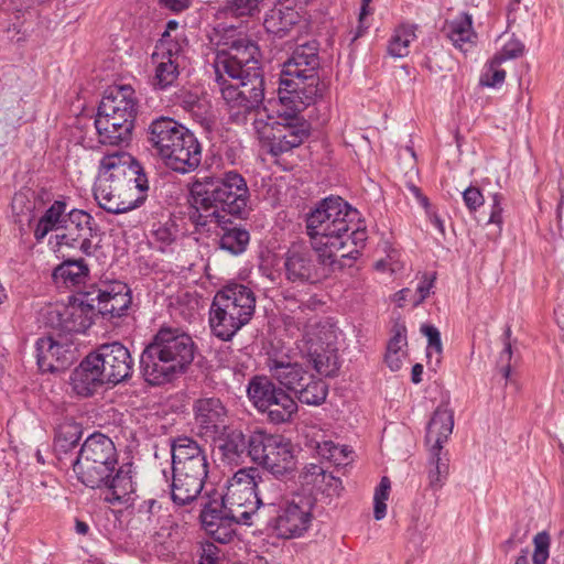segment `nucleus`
Returning <instances> with one entry per match:
<instances>
[{
  "mask_svg": "<svg viewBox=\"0 0 564 564\" xmlns=\"http://www.w3.org/2000/svg\"><path fill=\"white\" fill-rule=\"evenodd\" d=\"M137 105L131 86H113L106 90L95 120L100 143L119 145L130 140Z\"/></svg>",
  "mask_w": 564,
  "mask_h": 564,
  "instance_id": "nucleus-6",
  "label": "nucleus"
},
{
  "mask_svg": "<svg viewBox=\"0 0 564 564\" xmlns=\"http://www.w3.org/2000/svg\"><path fill=\"white\" fill-rule=\"evenodd\" d=\"M195 420L202 433H216L224 424L227 411L217 398H204L194 405Z\"/></svg>",
  "mask_w": 564,
  "mask_h": 564,
  "instance_id": "nucleus-27",
  "label": "nucleus"
},
{
  "mask_svg": "<svg viewBox=\"0 0 564 564\" xmlns=\"http://www.w3.org/2000/svg\"><path fill=\"white\" fill-rule=\"evenodd\" d=\"M443 31L453 45L462 52H467L476 44L477 34L473 29V17L462 12L455 19L446 21Z\"/></svg>",
  "mask_w": 564,
  "mask_h": 564,
  "instance_id": "nucleus-28",
  "label": "nucleus"
},
{
  "mask_svg": "<svg viewBox=\"0 0 564 564\" xmlns=\"http://www.w3.org/2000/svg\"><path fill=\"white\" fill-rule=\"evenodd\" d=\"M160 4L173 12H181L187 9L192 0H159Z\"/></svg>",
  "mask_w": 564,
  "mask_h": 564,
  "instance_id": "nucleus-60",
  "label": "nucleus"
},
{
  "mask_svg": "<svg viewBox=\"0 0 564 564\" xmlns=\"http://www.w3.org/2000/svg\"><path fill=\"white\" fill-rule=\"evenodd\" d=\"M219 549L213 542H206L200 546V558L198 564H217Z\"/></svg>",
  "mask_w": 564,
  "mask_h": 564,
  "instance_id": "nucleus-56",
  "label": "nucleus"
},
{
  "mask_svg": "<svg viewBox=\"0 0 564 564\" xmlns=\"http://www.w3.org/2000/svg\"><path fill=\"white\" fill-rule=\"evenodd\" d=\"M256 128L262 149L279 163L282 153V123L279 117L268 116L267 120L260 119L257 121Z\"/></svg>",
  "mask_w": 564,
  "mask_h": 564,
  "instance_id": "nucleus-30",
  "label": "nucleus"
},
{
  "mask_svg": "<svg viewBox=\"0 0 564 564\" xmlns=\"http://www.w3.org/2000/svg\"><path fill=\"white\" fill-rule=\"evenodd\" d=\"M88 275L89 269L84 260H65L52 273L55 284L65 288L85 284Z\"/></svg>",
  "mask_w": 564,
  "mask_h": 564,
  "instance_id": "nucleus-31",
  "label": "nucleus"
},
{
  "mask_svg": "<svg viewBox=\"0 0 564 564\" xmlns=\"http://www.w3.org/2000/svg\"><path fill=\"white\" fill-rule=\"evenodd\" d=\"M415 26L402 24L395 29L389 45L388 52L393 57H404L409 54V45L415 39Z\"/></svg>",
  "mask_w": 564,
  "mask_h": 564,
  "instance_id": "nucleus-40",
  "label": "nucleus"
},
{
  "mask_svg": "<svg viewBox=\"0 0 564 564\" xmlns=\"http://www.w3.org/2000/svg\"><path fill=\"white\" fill-rule=\"evenodd\" d=\"M207 231H213L219 237V246L221 249L232 254L245 251L249 242V232L245 229L232 227L230 218L225 223H210V226H204Z\"/></svg>",
  "mask_w": 564,
  "mask_h": 564,
  "instance_id": "nucleus-29",
  "label": "nucleus"
},
{
  "mask_svg": "<svg viewBox=\"0 0 564 564\" xmlns=\"http://www.w3.org/2000/svg\"><path fill=\"white\" fill-rule=\"evenodd\" d=\"M261 0H230L226 7V14L235 18L250 17L259 11Z\"/></svg>",
  "mask_w": 564,
  "mask_h": 564,
  "instance_id": "nucleus-46",
  "label": "nucleus"
},
{
  "mask_svg": "<svg viewBox=\"0 0 564 564\" xmlns=\"http://www.w3.org/2000/svg\"><path fill=\"white\" fill-rule=\"evenodd\" d=\"M501 64H495V56L487 64L485 72L480 77V84L487 87H497L505 82L506 72L500 68Z\"/></svg>",
  "mask_w": 564,
  "mask_h": 564,
  "instance_id": "nucleus-49",
  "label": "nucleus"
},
{
  "mask_svg": "<svg viewBox=\"0 0 564 564\" xmlns=\"http://www.w3.org/2000/svg\"><path fill=\"white\" fill-rule=\"evenodd\" d=\"M248 395L254 406L261 412H268L272 422H282V413L279 410L280 392L267 377L253 378L248 387Z\"/></svg>",
  "mask_w": 564,
  "mask_h": 564,
  "instance_id": "nucleus-19",
  "label": "nucleus"
},
{
  "mask_svg": "<svg viewBox=\"0 0 564 564\" xmlns=\"http://www.w3.org/2000/svg\"><path fill=\"white\" fill-rule=\"evenodd\" d=\"M132 369L133 359L127 347L117 341L105 344L75 368L70 384L78 395L88 397L102 384H118L128 379Z\"/></svg>",
  "mask_w": 564,
  "mask_h": 564,
  "instance_id": "nucleus-4",
  "label": "nucleus"
},
{
  "mask_svg": "<svg viewBox=\"0 0 564 564\" xmlns=\"http://www.w3.org/2000/svg\"><path fill=\"white\" fill-rule=\"evenodd\" d=\"M116 448L113 442L104 434H93L82 445L77 458H111Z\"/></svg>",
  "mask_w": 564,
  "mask_h": 564,
  "instance_id": "nucleus-34",
  "label": "nucleus"
},
{
  "mask_svg": "<svg viewBox=\"0 0 564 564\" xmlns=\"http://www.w3.org/2000/svg\"><path fill=\"white\" fill-rule=\"evenodd\" d=\"M406 345V328L403 325L394 326V334L387 345V351L400 352Z\"/></svg>",
  "mask_w": 564,
  "mask_h": 564,
  "instance_id": "nucleus-55",
  "label": "nucleus"
},
{
  "mask_svg": "<svg viewBox=\"0 0 564 564\" xmlns=\"http://www.w3.org/2000/svg\"><path fill=\"white\" fill-rule=\"evenodd\" d=\"M79 438L80 433L77 425L64 424L59 426L54 443L56 455H73V451L76 449Z\"/></svg>",
  "mask_w": 564,
  "mask_h": 564,
  "instance_id": "nucleus-39",
  "label": "nucleus"
},
{
  "mask_svg": "<svg viewBox=\"0 0 564 564\" xmlns=\"http://www.w3.org/2000/svg\"><path fill=\"white\" fill-rule=\"evenodd\" d=\"M299 89L296 93H288L289 96L284 95V152L301 145L306 140L311 132V124L307 120L299 117L297 113L305 109L306 105L303 100L295 101L291 95H297L299 91L304 90L300 85H303L300 80ZM301 99V96H296Z\"/></svg>",
  "mask_w": 564,
  "mask_h": 564,
  "instance_id": "nucleus-17",
  "label": "nucleus"
},
{
  "mask_svg": "<svg viewBox=\"0 0 564 564\" xmlns=\"http://www.w3.org/2000/svg\"><path fill=\"white\" fill-rule=\"evenodd\" d=\"M191 219L196 226L225 223L231 216H242L248 208L249 189L245 178L230 171L221 177L205 176L193 183Z\"/></svg>",
  "mask_w": 564,
  "mask_h": 564,
  "instance_id": "nucleus-1",
  "label": "nucleus"
},
{
  "mask_svg": "<svg viewBox=\"0 0 564 564\" xmlns=\"http://www.w3.org/2000/svg\"><path fill=\"white\" fill-rule=\"evenodd\" d=\"M305 388L297 390L300 402L308 405H318L327 397V384L322 379H315L313 376H304Z\"/></svg>",
  "mask_w": 564,
  "mask_h": 564,
  "instance_id": "nucleus-37",
  "label": "nucleus"
},
{
  "mask_svg": "<svg viewBox=\"0 0 564 564\" xmlns=\"http://www.w3.org/2000/svg\"><path fill=\"white\" fill-rule=\"evenodd\" d=\"M465 206L469 212H475L484 205V195L476 186H469L463 192Z\"/></svg>",
  "mask_w": 564,
  "mask_h": 564,
  "instance_id": "nucleus-54",
  "label": "nucleus"
},
{
  "mask_svg": "<svg viewBox=\"0 0 564 564\" xmlns=\"http://www.w3.org/2000/svg\"><path fill=\"white\" fill-rule=\"evenodd\" d=\"M259 506H248V508L242 509H236V510H224L225 516L227 519L234 523V524H246L251 525L250 519L253 514H256L258 518H260V513H256V509H258Z\"/></svg>",
  "mask_w": 564,
  "mask_h": 564,
  "instance_id": "nucleus-52",
  "label": "nucleus"
},
{
  "mask_svg": "<svg viewBox=\"0 0 564 564\" xmlns=\"http://www.w3.org/2000/svg\"><path fill=\"white\" fill-rule=\"evenodd\" d=\"M171 498L177 506L192 503L204 487L208 460H171Z\"/></svg>",
  "mask_w": 564,
  "mask_h": 564,
  "instance_id": "nucleus-13",
  "label": "nucleus"
},
{
  "mask_svg": "<svg viewBox=\"0 0 564 564\" xmlns=\"http://www.w3.org/2000/svg\"><path fill=\"white\" fill-rule=\"evenodd\" d=\"M272 509L276 512V516L273 517L267 524L265 530L268 533L267 539L263 542V547L267 553L272 554L274 557L275 555H280L282 553V533L280 531V520L282 519V516L279 513V509L275 507Z\"/></svg>",
  "mask_w": 564,
  "mask_h": 564,
  "instance_id": "nucleus-41",
  "label": "nucleus"
},
{
  "mask_svg": "<svg viewBox=\"0 0 564 564\" xmlns=\"http://www.w3.org/2000/svg\"><path fill=\"white\" fill-rule=\"evenodd\" d=\"M118 460H74L73 471L78 480L91 489L105 487L104 501L112 506H128L134 492L132 462L117 467Z\"/></svg>",
  "mask_w": 564,
  "mask_h": 564,
  "instance_id": "nucleus-7",
  "label": "nucleus"
},
{
  "mask_svg": "<svg viewBox=\"0 0 564 564\" xmlns=\"http://www.w3.org/2000/svg\"><path fill=\"white\" fill-rule=\"evenodd\" d=\"M391 489L389 477L383 476L379 485L376 487L373 495V517L376 520H382L387 514V503Z\"/></svg>",
  "mask_w": 564,
  "mask_h": 564,
  "instance_id": "nucleus-44",
  "label": "nucleus"
},
{
  "mask_svg": "<svg viewBox=\"0 0 564 564\" xmlns=\"http://www.w3.org/2000/svg\"><path fill=\"white\" fill-rule=\"evenodd\" d=\"M225 73L217 74L223 98L226 102L237 108L238 111H249L258 107L264 97L262 76H246L241 79H234L236 83H228Z\"/></svg>",
  "mask_w": 564,
  "mask_h": 564,
  "instance_id": "nucleus-15",
  "label": "nucleus"
},
{
  "mask_svg": "<svg viewBox=\"0 0 564 564\" xmlns=\"http://www.w3.org/2000/svg\"><path fill=\"white\" fill-rule=\"evenodd\" d=\"M65 216L66 204L61 200L54 202L39 219L34 229L35 239L41 241L48 232L59 229L62 224L65 221Z\"/></svg>",
  "mask_w": 564,
  "mask_h": 564,
  "instance_id": "nucleus-33",
  "label": "nucleus"
},
{
  "mask_svg": "<svg viewBox=\"0 0 564 564\" xmlns=\"http://www.w3.org/2000/svg\"><path fill=\"white\" fill-rule=\"evenodd\" d=\"M448 460H430L427 466L430 487L432 489L441 488L449 473Z\"/></svg>",
  "mask_w": 564,
  "mask_h": 564,
  "instance_id": "nucleus-48",
  "label": "nucleus"
},
{
  "mask_svg": "<svg viewBox=\"0 0 564 564\" xmlns=\"http://www.w3.org/2000/svg\"><path fill=\"white\" fill-rule=\"evenodd\" d=\"M300 28L286 30L284 28V53L290 56L284 61V90L288 93H296L300 80L311 78L317 65V47L314 41H310L307 36L295 37L292 33L299 34Z\"/></svg>",
  "mask_w": 564,
  "mask_h": 564,
  "instance_id": "nucleus-10",
  "label": "nucleus"
},
{
  "mask_svg": "<svg viewBox=\"0 0 564 564\" xmlns=\"http://www.w3.org/2000/svg\"><path fill=\"white\" fill-rule=\"evenodd\" d=\"M503 349L502 355H507V362H510L512 358V345H511V328L507 326L502 335Z\"/></svg>",
  "mask_w": 564,
  "mask_h": 564,
  "instance_id": "nucleus-63",
  "label": "nucleus"
},
{
  "mask_svg": "<svg viewBox=\"0 0 564 564\" xmlns=\"http://www.w3.org/2000/svg\"><path fill=\"white\" fill-rule=\"evenodd\" d=\"M96 300L98 312L109 317L122 315L131 304L130 291L123 283H115L100 290Z\"/></svg>",
  "mask_w": 564,
  "mask_h": 564,
  "instance_id": "nucleus-26",
  "label": "nucleus"
},
{
  "mask_svg": "<svg viewBox=\"0 0 564 564\" xmlns=\"http://www.w3.org/2000/svg\"><path fill=\"white\" fill-rule=\"evenodd\" d=\"M256 296L242 284H229L216 293L210 311L209 324L215 336L229 340L254 313Z\"/></svg>",
  "mask_w": 564,
  "mask_h": 564,
  "instance_id": "nucleus-8",
  "label": "nucleus"
},
{
  "mask_svg": "<svg viewBox=\"0 0 564 564\" xmlns=\"http://www.w3.org/2000/svg\"><path fill=\"white\" fill-rule=\"evenodd\" d=\"M502 196L498 193L492 195V205H491V212L489 216V224H495L498 226H501L503 219H502V212L503 208L501 206Z\"/></svg>",
  "mask_w": 564,
  "mask_h": 564,
  "instance_id": "nucleus-59",
  "label": "nucleus"
},
{
  "mask_svg": "<svg viewBox=\"0 0 564 564\" xmlns=\"http://www.w3.org/2000/svg\"><path fill=\"white\" fill-rule=\"evenodd\" d=\"M194 359L192 338L174 327H161L141 355L145 380L159 386L183 373Z\"/></svg>",
  "mask_w": 564,
  "mask_h": 564,
  "instance_id": "nucleus-2",
  "label": "nucleus"
},
{
  "mask_svg": "<svg viewBox=\"0 0 564 564\" xmlns=\"http://www.w3.org/2000/svg\"><path fill=\"white\" fill-rule=\"evenodd\" d=\"M216 31L221 34L224 46L216 61L217 74L225 73L230 79L262 76L258 46L247 37L241 25L219 23Z\"/></svg>",
  "mask_w": 564,
  "mask_h": 564,
  "instance_id": "nucleus-9",
  "label": "nucleus"
},
{
  "mask_svg": "<svg viewBox=\"0 0 564 564\" xmlns=\"http://www.w3.org/2000/svg\"><path fill=\"white\" fill-rule=\"evenodd\" d=\"M384 360L392 371H398L402 366L400 352L387 351Z\"/></svg>",
  "mask_w": 564,
  "mask_h": 564,
  "instance_id": "nucleus-62",
  "label": "nucleus"
},
{
  "mask_svg": "<svg viewBox=\"0 0 564 564\" xmlns=\"http://www.w3.org/2000/svg\"><path fill=\"white\" fill-rule=\"evenodd\" d=\"M316 452L319 458H336L338 456L348 457L354 453L349 445H339L333 441L318 442Z\"/></svg>",
  "mask_w": 564,
  "mask_h": 564,
  "instance_id": "nucleus-47",
  "label": "nucleus"
},
{
  "mask_svg": "<svg viewBox=\"0 0 564 564\" xmlns=\"http://www.w3.org/2000/svg\"><path fill=\"white\" fill-rule=\"evenodd\" d=\"M406 189L408 192L415 198V200L424 208H427L430 203H429V198L422 193V191L420 189V187H417L416 185L412 184V183H409L406 185Z\"/></svg>",
  "mask_w": 564,
  "mask_h": 564,
  "instance_id": "nucleus-61",
  "label": "nucleus"
},
{
  "mask_svg": "<svg viewBox=\"0 0 564 564\" xmlns=\"http://www.w3.org/2000/svg\"><path fill=\"white\" fill-rule=\"evenodd\" d=\"M534 551L532 561L534 564H545L549 558L550 535L542 531L533 538Z\"/></svg>",
  "mask_w": 564,
  "mask_h": 564,
  "instance_id": "nucleus-50",
  "label": "nucleus"
},
{
  "mask_svg": "<svg viewBox=\"0 0 564 564\" xmlns=\"http://www.w3.org/2000/svg\"><path fill=\"white\" fill-rule=\"evenodd\" d=\"M155 64L154 84L161 89L173 85L178 77L180 54L175 43L163 42L152 54Z\"/></svg>",
  "mask_w": 564,
  "mask_h": 564,
  "instance_id": "nucleus-21",
  "label": "nucleus"
},
{
  "mask_svg": "<svg viewBox=\"0 0 564 564\" xmlns=\"http://www.w3.org/2000/svg\"><path fill=\"white\" fill-rule=\"evenodd\" d=\"M316 499L311 492L293 495L284 508V540L301 536L307 531L312 521V510Z\"/></svg>",
  "mask_w": 564,
  "mask_h": 564,
  "instance_id": "nucleus-18",
  "label": "nucleus"
},
{
  "mask_svg": "<svg viewBox=\"0 0 564 564\" xmlns=\"http://www.w3.org/2000/svg\"><path fill=\"white\" fill-rule=\"evenodd\" d=\"M147 141L164 165L175 172L189 173L202 162L197 138L170 117H160L149 124Z\"/></svg>",
  "mask_w": 564,
  "mask_h": 564,
  "instance_id": "nucleus-5",
  "label": "nucleus"
},
{
  "mask_svg": "<svg viewBox=\"0 0 564 564\" xmlns=\"http://www.w3.org/2000/svg\"><path fill=\"white\" fill-rule=\"evenodd\" d=\"M199 519L205 531L212 538L220 543L231 541L235 530L231 523L217 502H204L199 513Z\"/></svg>",
  "mask_w": 564,
  "mask_h": 564,
  "instance_id": "nucleus-23",
  "label": "nucleus"
},
{
  "mask_svg": "<svg viewBox=\"0 0 564 564\" xmlns=\"http://www.w3.org/2000/svg\"><path fill=\"white\" fill-rule=\"evenodd\" d=\"M313 245L305 240L291 243L284 254V270L289 280L293 281H318L326 275L325 268L332 264H323L319 254Z\"/></svg>",
  "mask_w": 564,
  "mask_h": 564,
  "instance_id": "nucleus-14",
  "label": "nucleus"
},
{
  "mask_svg": "<svg viewBox=\"0 0 564 564\" xmlns=\"http://www.w3.org/2000/svg\"><path fill=\"white\" fill-rule=\"evenodd\" d=\"M359 212L339 196L319 202L306 217V230L323 264H334L346 231L358 220Z\"/></svg>",
  "mask_w": 564,
  "mask_h": 564,
  "instance_id": "nucleus-3",
  "label": "nucleus"
},
{
  "mask_svg": "<svg viewBox=\"0 0 564 564\" xmlns=\"http://www.w3.org/2000/svg\"><path fill=\"white\" fill-rule=\"evenodd\" d=\"M218 455L223 458L247 456L248 458H269L265 446L260 438L249 441L241 433H232L227 438L219 440Z\"/></svg>",
  "mask_w": 564,
  "mask_h": 564,
  "instance_id": "nucleus-24",
  "label": "nucleus"
},
{
  "mask_svg": "<svg viewBox=\"0 0 564 564\" xmlns=\"http://www.w3.org/2000/svg\"><path fill=\"white\" fill-rule=\"evenodd\" d=\"M172 457L171 458H198L205 454L198 444L188 437H178L172 443Z\"/></svg>",
  "mask_w": 564,
  "mask_h": 564,
  "instance_id": "nucleus-42",
  "label": "nucleus"
},
{
  "mask_svg": "<svg viewBox=\"0 0 564 564\" xmlns=\"http://www.w3.org/2000/svg\"><path fill=\"white\" fill-rule=\"evenodd\" d=\"M397 302L399 306H403V303L406 301H411L413 303L414 296H412V291L410 289H402L397 294Z\"/></svg>",
  "mask_w": 564,
  "mask_h": 564,
  "instance_id": "nucleus-64",
  "label": "nucleus"
},
{
  "mask_svg": "<svg viewBox=\"0 0 564 564\" xmlns=\"http://www.w3.org/2000/svg\"><path fill=\"white\" fill-rule=\"evenodd\" d=\"M434 279L435 278L427 279L424 276V280L419 283L415 294L413 295V306H417L430 295V291L434 284Z\"/></svg>",
  "mask_w": 564,
  "mask_h": 564,
  "instance_id": "nucleus-57",
  "label": "nucleus"
},
{
  "mask_svg": "<svg viewBox=\"0 0 564 564\" xmlns=\"http://www.w3.org/2000/svg\"><path fill=\"white\" fill-rule=\"evenodd\" d=\"M37 365L43 372H56L72 365L75 355L72 340L62 334L36 341Z\"/></svg>",
  "mask_w": 564,
  "mask_h": 564,
  "instance_id": "nucleus-16",
  "label": "nucleus"
},
{
  "mask_svg": "<svg viewBox=\"0 0 564 564\" xmlns=\"http://www.w3.org/2000/svg\"><path fill=\"white\" fill-rule=\"evenodd\" d=\"M145 176L137 161L127 152L116 151L106 154L99 165L97 181H118L119 178H129Z\"/></svg>",
  "mask_w": 564,
  "mask_h": 564,
  "instance_id": "nucleus-20",
  "label": "nucleus"
},
{
  "mask_svg": "<svg viewBox=\"0 0 564 564\" xmlns=\"http://www.w3.org/2000/svg\"><path fill=\"white\" fill-rule=\"evenodd\" d=\"M274 466L268 467V460H260L256 467L241 468L228 481L225 495L217 498H208L206 502H217L221 510H236L248 506H260L261 500L257 496L256 488L263 480V476L276 474Z\"/></svg>",
  "mask_w": 564,
  "mask_h": 564,
  "instance_id": "nucleus-11",
  "label": "nucleus"
},
{
  "mask_svg": "<svg viewBox=\"0 0 564 564\" xmlns=\"http://www.w3.org/2000/svg\"><path fill=\"white\" fill-rule=\"evenodd\" d=\"M145 176L119 178L118 181H97L95 186V199L98 205L112 214L127 213L138 207L145 198L148 191Z\"/></svg>",
  "mask_w": 564,
  "mask_h": 564,
  "instance_id": "nucleus-12",
  "label": "nucleus"
},
{
  "mask_svg": "<svg viewBox=\"0 0 564 564\" xmlns=\"http://www.w3.org/2000/svg\"><path fill=\"white\" fill-rule=\"evenodd\" d=\"M300 478L302 479L301 484L304 491L311 492L312 495L315 489L324 491L326 488H334V490H336L341 486V481L338 477H335L332 473H327L317 464H310Z\"/></svg>",
  "mask_w": 564,
  "mask_h": 564,
  "instance_id": "nucleus-32",
  "label": "nucleus"
},
{
  "mask_svg": "<svg viewBox=\"0 0 564 564\" xmlns=\"http://www.w3.org/2000/svg\"><path fill=\"white\" fill-rule=\"evenodd\" d=\"M87 230L79 235L65 225L63 232L56 234V247L57 251L64 250H80L83 253L89 256L94 251L93 242L86 236Z\"/></svg>",
  "mask_w": 564,
  "mask_h": 564,
  "instance_id": "nucleus-36",
  "label": "nucleus"
},
{
  "mask_svg": "<svg viewBox=\"0 0 564 564\" xmlns=\"http://www.w3.org/2000/svg\"><path fill=\"white\" fill-rule=\"evenodd\" d=\"M66 226L77 231L79 235L84 234V230H87L86 236L89 238V241L96 236V229L93 227V218L84 210H70Z\"/></svg>",
  "mask_w": 564,
  "mask_h": 564,
  "instance_id": "nucleus-43",
  "label": "nucleus"
},
{
  "mask_svg": "<svg viewBox=\"0 0 564 564\" xmlns=\"http://www.w3.org/2000/svg\"><path fill=\"white\" fill-rule=\"evenodd\" d=\"M421 333L427 338L426 357L431 360L433 354H435V364L438 365L443 352L440 330L433 325L423 324L421 326Z\"/></svg>",
  "mask_w": 564,
  "mask_h": 564,
  "instance_id": "nucleus-45",
  "label": "nucleus"
},
{
  "mask_svg": "<svg viewBox=\"0 0 564 564\" xmlns=\"http://www.w3.org/2000/svg\"><path fill=\"white\" fill-rule=\"evenodd\" d=\"M454 413L446 406H438L426 429L425 442L430 447V454L433 458H440L442 454L443 443L453 433Z\"/></svg>",
  "mask_w": 564,
  "mask_h": 564,
  "instance_id": "nucleus-22",
  "label": "nucleus"
},
{
  "mask_svg": "<svg viewBox=\"0 0 564 564\" xmlns=\"http://www.w3.org/2000/svg\"><path fill=\"white\" fill-rule=\"evenodd\" d=\"M343 247L340 251L341 258H354L356 259L359 254V250L365 247L367 240V231L365 227H361L359 219L354 221L351 229L346 231L344 236Z\"/></svg>",
  "mask_w": 564,
  "mask_h": 564,
  "instance_id": "nucleus-38",
  "label": "nucleus"
},
{
  "mask_svg": "<svg viewBox=\"0 0 564 564\" xmlns=\"http://www.w3.org/2000/svg\"><path fill=\"white\" fill-rule=\"evenodd\" d=\"M317 346L314 347L312 345L310 347L311 355L313 357L314 368L316 371L325 377H333L337 373L339 369L338 357L336 354V349L333 347L330 343H327L325 349Z\"/></svg>",
  "mask_w": 564,
  "mask_h": 564,
  "instance_id": "nucleus-35",
  "label": "nucleus"
},
{
  "mask_svg": "<svg viewBox=\"0 0 564 564\" xmlns=\"http://www.w3.org/2000/svg\"><path fill=\"white\" fill-rule=\"evenodd\" d=\"M524 53V44L518 39L509 40L499 53L495 55V64H502L507 59L522 56Z\"/></svg>",
  "mask_w": 564,
  "mask_h": 564,
  "instance_id": "nucleus-51",
  "label": "nucleus"
},
{
  "mask_svg": "<svg viewBox=\"0 0 564 564\" xmlns=\"http://www.w3.org/2000/svg\"><path fill=\"white\" fill-rule=\"evenodd\" d=\"M263 26L268 33L279 36L282 32V9H271L264 17Z\"/></svg>",
  "mask_w": 564,
  "mask_h": 564,
  "instance_id": "nucleus-53",
  "label": "nucleus"
},
{
  "mask_svg": "<svg viewBox=\"0 0 564 564\" xmlns=\"http://www.w3.org/2000/svg\"><path fill=\"white\" fill-rule=\"evenodd\" d=\"M58 316L57 326L66 333H84L93 323V305L72 303L52 311Z\"/></svg>",
  "mask_w": 564,
  "mask_h": 564,
  "instance_id": "nucleus-25",
  "label": "nucleus"
},
{
  "mask_svg": "<svg viewBox=\"0 0 564 564\" xmlns=\"http://www.w3.org/2000/svg\"><path fill=\"white\" fill-rule=\"evenodd\" d=\"M303 369L297 365L284 364V392L290 390V386H294Z\"/></svg>",
  "mask_w": 564,
  "mask_h": 564,
  "instance_id": "nucleus-58",
  "label": "nucleus"
}]
</instances>
